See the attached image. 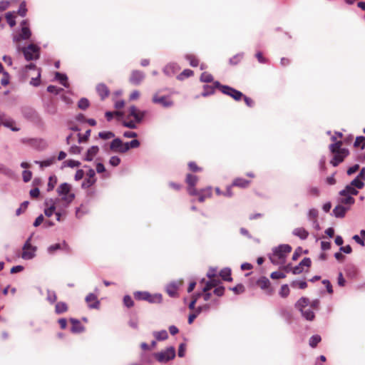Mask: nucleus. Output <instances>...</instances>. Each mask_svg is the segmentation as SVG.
I'll use <instances>...</instances> for the list:
<instances>
[{
	"label": "nucleus",
	"mask_w": 365,
	"mask_h": 365,
	"mask_svg": "<svg viewBox=\"0 0 365 365\" xmlns=\"http://www.w3.org/2000/svg\"><path fill=\"white\" fill-rule=\"evenodd\" d=\"M336 138L335 135L331 136V140L334 143L329 145V149L333 155L330 163L334 167L339 165L349 155V150L347 148H342L343 141L336 140Z\"/></svg>",
	"instance_id": "f257e3e1"
},
{
	"label": "nucleus",
	"mask_w": 365,
	"mask_h": 365,
	"mask_svg": "<svg viewBox=\"0 0 365 365\" xmlns=\"http://www.w3.org/2000/svg\"><path fill=\"white\" fill-rule=\"evenodd\" d=\"M291 251L292 247L290 245H281L273 250V253L269 257V259L274 264H283Z\"/></svg>",
	"instance_id": "f03ea898"
},
{
	"label": "nucleus",
	"mask_w": 365,
	"mask_h": 365,
	"mask_svg": "<svg viewBox=\"0 0 365 365\" xmlns=\"http://www.w3.org/2000/svg\"><path fill=\"white\" fill-rule=\"evenodd\" d=\"M309 299L307 297H301L295 304V307L302 313V315L309 321H313L315 318L314 311L309 307Z\"/></svg>",
	"instance_id": "7ed1b4c3"
},
{
	"label": "nucleus",
	"mask_w": 365,
	"mask_h": 365,
	"mask_svg": "<svg viewBox=\"0 0 365 365\" xmlns=\"http://www.w3.org/2000/svg\"><path fill=\"white\" fill-rule=\"evenodd\" d=\"M71 186L68 183L64 182L57 188V193L61 196V200L64 202L66 205L70 204L74 199L75 195L71 192Z\"/></svg>",
	"instance_id": "20e7f679"
},
{
	"label": "nucleus",
	"mask_w": 365,
	"mask_h": 365,
	"mask_svg": "<svg viewBox=\"0 0 365 365\" xmlns=\"http://www.w3.org/2000/svg\"><path fill=\"white\" fill-rule=\"evenodd\" d=\"M215 84L217 88H218L222 93L230 96L236 101H241L244 96V94L242 92L228 86L221 85L218 81H215Z\"/></svg>",
	"instance_id": "39448f33"
},
{
	"label": "nucleus",
	"mask_w": 365,
	"mask_h": 365,
	"mask_svg": "<svg viewBox=\"0 0 365 365\" xmlns=\"http://www.w3.org/2000/svg\"><path fill=\"white\" fill-rule=\"evenodd\" d=\"M133 296L136 300H144L150 303H160L163 299L161 294H151L148 292H135Z\"/></svg>",
	"instance_id": "423d86ee"
},
{
	"label": "nucleus",
	"mask_w": 365,
	"mask_h": 365,
	"mask_svg": "<svg viewBox=\"0 0 365 365\" xmlns=\"http://www.w3.org/2000/svg\"><path fill=\"white\" fill-rule=\"evenodd\" d=\"M32 235L27 239L22 247L21 257L24 259H31L36 255V247L33 246L31 243Z\"/></svg>",
	"instance_id": "0eeeda50"
},
{
	"label": "nucleus",
	"mask_w": 365,
	"mask_h": 365,
	"mask_svg": "<svg viewBox=\"0 0 365 365\" xmlns=\"http://www.w3.org/2000/svg\"><path fill=\"white\" fill-rule=\"evenodd\" d=\"M154 356L159 362H167L175 358V349L171 346L166 349L164 351L154 354Z\"/></svg>",
	"instance_id": "6e6552de"
},
{
	"label": "nucleus",
	"mask_w": 365,
	"mask_h": 365,
	"mask_svg": "<svg viewBox=\"0 0 365 365\" xmlns=\"http://www.w3.org/2000/svg\"><path fill=\"white\" fill-rule=\"evenodd\" d=\"M23 53L27 61L35 60L39 57V48L34 44H30L23 48Z\"/></svg>",
	"instance_id": "1a4fd4ad"
},
{
	"label": "nucleus",
	"mask_w": 365,
	"mask_h": 365,
	"mask_svg": "<svg viewBox=\"0 0 365 365\" xmlns=\"http://www.w3.org/2000/svg\"><path fill=\"white\" fill-rule=\"evenodd\" d=\"M152 101L155 104H160L164 108H169L173 106V101L169 96H160L158 93L153 95Z\"/></svg>",
	"instance_id": "9d476101"
},
{
	"label": "nucleus",
	"mask_w": 365,
	"mask_h": 365,
	"mask_svg": "<svg viewBox=\"0 0 365 365\" xmlns=\"http://www.w3.org/2000/svg\"><path fill=\"white\" fill-rule=\"evenodd\" d=\"M198 181V178L192 174H187L185 182L187 184V191L190 195H197V190L195 185Z\"/></svg>",
	"instance_id": "9b49d317"
},
{
	"label": "nucleus",
	"mask_w": 365,
	"mask_h": 365,
	"mask_svg": "<svg viewBox=\"0 0 365 365\" xmlns=\"http://www.w3.org/2000/svg\"><path fill=\"white\" fill-rule=\"evenodd\" d=\"M112 151L120 153H125L128 150L126 143H123L120 138H115L110 145Z\"/></svg>",
	"instance_id": "f8f14e48"
},
{
	"label": "nucleus",
	"mask_w": 365,
	"mask_h": 365,
	"mask_svg": "<svg viewBox=\"0 0 365 365\" xmlns=\"http://www.w3.org/2000/svg\"><path fill=\"white\" fill-rule=\"evenodd\" d=\"M257 285L260 287L267 295L274 294V289L271 287L269 280L266 277H261L257 281Z\"/></svg>",
	"instance_id": "ddd939ff"
},
{
	"label": "nucleus",
	"mask_w": 365,
	"mask_h": 365,
	"mask_svg": "<svg viewBox=\"0 0 365 365\" xmlns=\"http://www.w3.org/2000/svg\"><path fill=\"white\" fill-rule=\"evenodd\" d=\"M128 112V116L133 117L136 123H140L145 115L144 111H141L134 106L129 108Z\"/></svg>",
	"instance_id": "4468645a"
},
{
	"label": "nucleus",
	"mask_w": 365,
	"mask_h": 365,
	"mask_svg": "<svg viewBox=\"0 0 365 365\" xmlns=\"http://www.w3.org/2000/svg\"><path fill=\"white\" fill-rule=\"evenodd\" d=\"M212 195V189L211 187H207L200 190H197V200L200 202H203L205 200L209 199Z\"/></svg>",
	"instance_id": "2eb2a0df"
},
{
	"label": "nucleus",
	"mask_w": 365,
	"mask_h": 365,
	"mask_svg": "<svg viewBox=\"0 0 365 365\" xmlns=\"http://www.w3.org/2000/svg\"><path fill=\"white\" fill-rule=\"evenodd\" d=\"M182 285V282H172L166 286V292L170 297H177L178 296V290L179 287Z\"/></svg>",
	"instance_id": "dca6fc26"
},
{
	"label": "nucleus",
	"mask_w": 365,
	"mask_h": 365,
	"mask_svg": "<svg viewBox=\"0 0 365 365\" xmlns=\"http://www.w3.org/2000/svg\"><path fill=\"white\" fill-rule=\"evenodd\" d=\"M144 78V74L140 71H132L129 78V81L133 85H139Z\"/></svg>",
	"instance_id": "f3484780"
},
{
	"label": "nucleus",
	"mask_w": 365,
	"mask_h": 365,
	"mask_svg": "<svg viewBox=\"0 0 365 365\" xmlns=\"http://www.w3.org/2000/svg\"><path fill=\"white\" fill-rule=\"evenodd\" d=\"M96 91L102 101L108 97L110 94V90L105 83L98 84L96 86Z\"/></svg>",
	"instance_id": "a211bd4d"
},
{
	"label": "nucleus",
	"mask_w": 365,
	"mask_h": 365,
	"mask_svg": "<svg viewBox=\"0 0 365 365\" xmlns=\"http://www.w3.org/2000/svg\"><path fill=\"white\" fill-rule=\"evenodd\" d=\"M86 302L88 304V306L92 309L98 308L100 304L97 296L93 293H90L88 295H87L86 297Z\"/></svg>",
	"instance_id": "6ab92c4d"
},
{
	"label": "nucleus",
	"mask_w": 365,
	"mask_h": 365,
	"mask_svg": "<svg viewBox=\"0 0 365 365\" xmlns=\"http://www.w3.org/2000/svg\"><path fill=\"white\" fill-rule=\"evenodd\" d=\"M220 282V281L217 277V276L215 277L211 278L208 282L205 283V286L202 288V291H210L212 288L219 287L218 285Z\"/></svg>",
	"instance_id": "aec40b11"
},
{
	"label": "nucleus",
	"mask_w": 365,
	"mask_h": 365,
	"mask_svg": "<svg viewBox=\"0 0 365 365\" xmlns=\"http://www.w3.org/2000/svg\"><path fill=\"white\" fill-rule=\"evenodd\" d=\"M349 209V207H346L342 205L339 204L337 206H336L333 210V214L336 217H344Z\"/></svg>",
	"instance_id": "412c9836"
},
{
	"label": "nucleus",
	"mask_w": 365,
	"mask_h": 365,
	"mask_svg": "<svg viewBox=\"0 0 365 365\" xmlns=\"http://www.w3.org/2000/svg\"><path fill=\"white\" fill-rule=\"evenodd\" d=\"M250 181L242 178H237L232 181V185L234 187H238L240 188H246L249 187Z\"/></svg>",
	"instance_id": "4be33fe9"
},
{
	"label": "nucleus",
	"mask_w": 365,
	"mask_h": 365,
	"mask_svg": "<svg viewBox=\"0 0 365 365\" xmlns=\"http://www.w3.org/2000/svg\"><path fill=\"white\" fill-rule=\"evenodd\" d=\"M358 191L354 187L352 186L351 184L349 185H347L345 188L340 191L339 192V195H351V196H353V195H356L358 194Z\"/></svg>",
	"instance_id": "5701e85b"
},
{
	"label": "nucleus",
	"mask_w": 365,
	"mask_h": 365,
	"mask_svg": "<svg viewBox=\"0 0 365 365\" xmlns=\"http://www.w3.org/2000/svg\"><path fill=\"white\" fill-rule=\"evenodd\" d=\"M293 235L302 240H305L307 238L309 232L303 227H297L293 230Z\"/></svg>",
	"instance_id": "b1692460"
},
{
	"label": "nucleus",
	"mask_w": 365,
	"mask_h": 365,
	"mask_svg": "<svg viewBox=\"0 0 365 365\" xmlns=\"http://www.w3.org/2000/svg\"><path fill=\"white\" fill-rule=\"evenodd\" d=\"M341 197L339 200V202L341 205H351L354 203L355 200L354 198L351 195H340Z\"/></svg>",
	"instance_id": "393cba45"
},
{
	"label": "nucleus",
	"mask_w": 365,
	"mask_h": 365,
	"mask_svg": "<svg viewBox=\"0 0 365 365\" xmlns=\"http://www.w3.org/2000/svg\"><path fill=\"white\" fill-rule=\"evenodd\" d=\"M71 322L72 324L71 331L74 333H79L83 331V327L81 325V322L74 319H71Z\"/></svg>",
	"instance_id": "a878e982"
},
{
	"label": "nucleus",
	"mask_w": 365,
	"mask_h": 365,
	"mask_svg": "<svg viewBox=\"0 0 365 365\" xmlns=\"http://www.w3.org/2000/svg\"><path fill=\"white\" fill-rule=\"evenodd\" d=\"M98 146H92L87 151L85 160L87 161H91L98 153Z\"/></svg>",
	"instance_id": "bb28decb"
},
{
	"label": "nucleus",
	"mask_w": 365,
	"mask_h": 365,
	"mask_svg": "<svg viewBox=\"0 0 365 365\" xmlns=\"http://www.w3.org/2000/svg\"><path fill=\"white\" fill-rule=\"evenodd\" d=\"M1 124L9 128L13 131H18L19 128L15 126V122L11 119H1Z\"/></svg>",
	"instance_id": "cd10ccee"
},
{
	"label": "nucleus",
	"mask_w": 365,
	"mask_h": 365,
	"mask_svg": "<svg viewBox=\"0 0 365 365\" xmlns=\"http://www.w3.org/2000/svg\"><path fill=\"white\" fill-rule=\"evenodd\" d=\"M220 276L225 281L231 282L232 278L231 277V269L229 268H225L220 272Z\"/></svg>",
	"instance_id": "c85d7f7f"
},
{
	"label": "nucleus",
	"mask_w": 365,
	"mask_h": 365,
	"mask_svg": "<svg viewBox=\"0 0 365 365\" xmlns=\"http://www.w3.org/2000/svg\"><path fill=\"white\" fill-rule=\"evenodd\" d=\"M217 87L215 86V84L214 83V86H209L205 85L203 86V91L201 93L202 96L206 97L207 96L212 95L215 93V89Z\"/></svg>",
	"instance_id": "c756f323"
},
{
	"label": "nucleus",
	"mask_w": 365,
	"mask_h": 365,
	"mask_svg": "<svg viewBox=\"0 0 365 365\" xmlns=\"http://www.w3.org/2000/svg\"><path fill=\"white\" fill-rule=\"evenodd\" d=\"M68 310V306L65 302H57L55 307V312L57 314H62Z\"/></svg>",
	"instance_id": "7c9ffc66"
},
{
	"label": "nucleus",
	"mask_w": 365,
	"mask_h": 365,
	"mask_svg": "<svg viewBox=\"0 0 365 365\" xmlns=\"http://www.w3.org/2000/svg\"><path fill=\"white\" fill-rule=\"evenodd\" d=\"M185 58L192 67H197L199 65V59L193 54H187Z\"/></svg>",
	"instance_id": "2f4dec72"
},
{
	"label": "nucleus",
	"mask_w": 365,
	"mask_h": 365,
	"mask_svg": "<svg viewBox=\"0 0 365 365\" xmlns=\"http://www.w3.org/2000/svg\"><path fill=\"white\" fill-rule=\"evenodd\" d=\"M291 287L292 288H299L301 289H304L307 287V283L306 281H298L294 280L291 282Z\"/></svg>",
	"instance_id": "473e14b6"
},
{
	"label": "nucleus",
	"mask_w": 365,
	"mask_h": 365,
	"mask_svg": "<svg viewBox=\"0 0 365 365\" xmlns=\"http://www.w3.org/2000/svg\"><path fill=\"white\" fill-rule=\"evenodd\" d=\"M31 33L29 27L22 26L20 33V38L24 40L29 39L31 37Z\"/></svg>",
	"instance_id": "72a5a7b5"
},
{
	"label": "nucleus",
	"mask_w": 365,
	"mask_h": 365,
	"mask_svg": "<svg viewBox=\"0 0 365 365\" xmlns=\"http://www.w3.org/2000/svg\"><path fill=\"white\" fill-rule=\"evenodd\" d=\"M55 160H56L55 157H51L49 159H47V160H45L43 161H36L35 163L37 164H39L41 168H43L44 167H48V166L51 165L52 164H53L55 163Z\"/></svg>",
	"instance_id": "f704fd0d"
},
{
	"label": "nucleus",
	"mask_w": 365,
	"mask_h": 365,
	"mask_svg": "<svg viewBox=\"0 0 365 365\" xmlns=\"http://www.w3.org/2000/svg\"><path fill=\"white\" fill-rule=\"evenodd\" d=\"M154 336L158 341L165 340L168 337V332L165 330L156 331L154 333Z\"/></svg>",
	"instance_id": "c9c22d12"
},
{
	"label": "nucleus",
	"mask_w": 365,
	"mask_h": 365,
	"mask_svg": "<svg viewBox=\"0 0 365 365\" xmlns=\"http://www.w3.org/2000/svg\"><path fill=\"white\" fill-rule=\"evenodd\" d=\"M354 146L355 148L361 147L363 150L365 148V137L364 136H358L356 137Z\"/></svg>",
	"instance_id": "e433bc0d"
},
{
	"label": "nucleus",
	"mask_w": 365,
	"mask_h": 365,
	"mask_svg": "<svg viewBox=\"0 0 365 365\" xmlns=\"http://www.w3.org/2000/svg\"><path fill=\"white\" fill-rule=\"evenodd\" d=\"M290 293L289 288L287 284H283L279 292V294L282 298H287Z\"/></svg>",
	"instance_id": "4c0bfd02"
},
{
	"label": "nucleus",
	"mask_w": 365,
	"mask_h": 365,
	"mask_svg": "<svg viewBox=\"0 0 365 365\" xmlns=\"http://www.w3.org/2000/svg\"><path fill=\"white\" fill-rule=\"evenodd\" d=\"M56 78L60 81V83L65 87H68L67 80L68 78L65 74L56 72Z\"/></svg>",
	"instance_id": "58836bf2"
},
{
	"label": "nucleus",
	"mask_w": 365,
	"mask_h": 365,
	"mask_svg": "<svg viewBox=\"0 0 365 365\" xmlns=\"http://www.w3.org/2000/svg\"><path fill=\"white\" fill-rule=\"evenodd\" d=\"M322 338L319 335L312 336L309 341V346L312 348H315L317 344L321 341Z\"/></svg>",
	"instance_id": "ea45409f"
},
{
	"label": "nucleus",
	"mask_w": 365,
	"mask_h": 365,
	"mask_svg": "<svg viewBox=\"0 0 365 365\" xmlns=\"http://www.w3.org/2000/svg\"><path fill=\"white\" fill-rule=\"evenodd\" d=\"M200 79L202 82L210 83L213 81V77L210 73L207 72H203L201 74Z\"/></svg>",
	"instance_id": "a19ab883"
},
{
	"label": "nucleus",
	"mask_w": 365,
	"mask_h": 365,
	"mask_svg": "<svg viewBox=\"0 0 365 365\" xmlns=\"http://www.w3.org/2000/svg\"><path fill=\"white\" fill-rule=\"evenodd\" d=\"M96 182V178H86L82 183V187L85 189L91 187L93 185H94Z\"/></svg>",
	"instance_id": "79ce46f5"
},
{
	"label": "nucleus",
	"mask_w": 365,
	"mask_h": 365,
	"mask_svg": "<svg viewBox=\"0 0 365 365\" xmlns=\"http://www.w3.org/2000/svg\"><path fill=\"white\" fill-rule=\"evenodd\" d=\"M350 184L355 188L358 189H362L364 186V183L361 180V179L359 177H356L355 179H354Z\"/></svg>",
	"instance_id": "37998d69"
},
{
	"label": "nucleus",
	"mask_w": 365,
	"mask_h": 365,
	"mask_svg": "<svg viewBox=\"0 0 365 365\" xmlns=\"http://www.w3.org/2000/svg\"><path fill=\"white\" fill-rule=\"evenodd\" d=\"M26 13H27L26 4V1H24L20 4L19 9L17 11V14L19 16L24 17L26 15Z\"/></svg>",
	"instance_id": "c03bdc74"
},
{
	"label": "nucleus",
	"mask_w": 365,
	"mask_h": 365,
	"mask_svg": "<svg viewBox=\"0 0 365 365\" xmlns=\"http://www.w3.org/2000/svg\"><path fill=\"white\" fill-rule=\"evenodd\" d=\"M123 304L126 307H128V308H130V307H133L134 306V302L130 296H129V295L124 296V297H123Z\"/></svg>",
	"instance_id": "a18cd8bd"
},
{
	"label": "nucleus",
	"mask_w": 365,
	"mask_h": 365,
	"mask_svg": "<svg viewBox=\"0 0 365 365\" xmlns=\"http://www.w3.org/2000/svg\"><path fill=\"white\" fill-rule=\"evenodd\" d=\"M78 106L82 110H86L89 106V101L87 98H83L79 100Z\"/></svg>",
	"instance_id": "49530a36"
},
{
	"label": "nucleus",
	"mask_w": 365,
	"mask_h": 365,
	"mask_svg": "<svg viewBox=\"0 0 365 365\" xmlns=\"http://www.w3.org/2000/svg\"><path fill=\"white\" fill-rule=\"evenodd\" d=\"M56 182H57L56 177V176H51L49 178V179H48L47 190L48 191L53 190L54 187H55V185L56 184Z\"/></svg>",
	"instance_id": "de8ad7c7"
},
{
	"label": "nucleus",
	"mask_w": 365,
	"mask_h": 365,
	"mask_svg": "<svg viewBox=\"0 0 365 365\" xmlns=\"http://www.w3.org/2000/svg\"><path fill=\"white\" fill-rule=\"evenodd\" d=\"M105 115H106L107 120L110 121L113 119L114 115L121 116V115H123V113L120 112V111H114V112L107 111L105 113Z\"/></svg>",
	"instance_id": "09e8293b"
},
{
	"label": "nucleus",
	"mask_w": 365,
	"mask_h": 365,
	"mask_svg": "<svg viewBox=\"0 0 365 365\" xmlns=\"http://www.w3.org/2000/svg\"><path fill=\"white\" fill-rule=\"evenodd\" d=\"M270 277L272 279H284L286 277V274L284 272H280V271L273 272L271 273Z\"/></svg>",
	"instance_id": "8fccbe9b"
},
{
	"label": "nucleus",
	"mask_w": 365,
	"mask_h": 365,
	"mask_svg": "<svg viewBox=\"0 0 365 365\" xmlns=\"http://www.w3.org/2000/svg\"><path fill=\"white\" fill-rule=\"evenodd\" d=\"M6 19L11 27H14L16 25L15 16L11 13H7Z\"/></svg>",
	"instance_id": "3c124183"
},
{
	"label": "nucleus",
	"mask_w": 365,
	"mask_h": 365,
	"mask_svg": "<svg viewBox=\"0 0 365 365\" xmlns=\"http://www.w3.org/2000/svg\"><path fill=\"white\" fill-rule=\"evenodd\" d=\"M114 133L110 131L100 132L98 136L103 140L110 139L114 137Z\"/></svg>",
	"instance_id": "603ef678"
},
{
	"label": "nucleus",
	"mask_w": 365,
	"mask_h": 365,
	"mask_svg": "<svg viewBox=\"0 0 365 365\" xmlns=\"http://www.w3.org/2000/svg\"><path fill=\"white\" fill-rule=\"evenodd\" d=\"M90 135H91V130H86L84 135H81V134L79 133L78 135V142L80 143L86 142L88 140Z\"/></svg>",
	"instance_id": "864d4df0"
},
{
	"label": "nucleus",
	"mask_w": 365,
	"mask_h": 365,
	"mask_svg": "<svg viewBox=\"0 0 365 365\" xmlns=\"http://www.w3.org/2000/svg\"><path fill=\"white\" fill-rule=\"evenodd\" d=\"M188 168L189 169L192 171V172H195V173H197V172H200L202 171V168H200L197 164L195 162H190L188 163Z\"/></svg>",
	"instance_id": "5fc2aeb1"
},
{
	"label": "nucleus",
	"mask_w": 365,
	"mask_h": 365,
	"mask_svg": "<svg viewBox=\"0 0 365 365\" xmlns=\"http://www.w3.org/2000/svg\"><path fill=\"white\" fill-rule=\"evenodd\" d=\"M28 205H29L28 201H25V202H22L21 204L20 207L16 211V215H20L23 212H24L26 210Z\"/></svg>",
	"instance_id": "6e6d98bb"
},
{
	"label": "nucleus",
	"mask_w": 365,
	"mask_h": 365,
	"mask_svg": "<svg viewBox=\"0 0 365 365\" xmlns=\"http://www.w3.org/2000/svg\"><path fill=\"white\" fill-rule=\"evenodd\" d=\"M230 289L232 290L235 294H239L245 292V287L242 284H239Z\"/></svg>",
	"instance_id": "4d7b16f0"
},
{
	"label": "nucleus",
	"mask_w": 365,
	"mask_h": 365,
	"mask_svg": "<svg viewBox=\"0 0 365 365\" xmlns=\"http://www.w3.org/2000/svg\"><path fill=\"white\" fill-rule=\"evenodd\" d=\"M214 291H213V293L218 296V297H221L224 294V292H225V287H222V286H219V287H214Z\"/></svg>",
	"instance_id": "13d9d810"
},
{
	"label": "nucleus",
	"mask_w": 365,
	"mask_h": 365,
	"mask_svg": "<svg viewBox=\"0 0 365 365\" xmlns=\"http://www.w3.org/2000/svg\"><path fill=\"white\" fill-rule=\"evenodd\" d=\"M319 299H314L312 302H309V307L313 310H318L319 309Z\"/></svg>",
	"instance_id": "bf43d9fd"
},
{
	"label": "nucleus",
	"mask_w": 365,
	"mask_h": 365,
	"mask_svg": "<svg viewBox=\"0 0 365 365\" xmlns=\"http://www.w3.org/2000/svg\"><path fill=\"white\" fill-rule=\"evenodd\" d=\"M126 144L128 146V150L130 148H136L140 146V142H139V140H138L136 139H134L129 143H126Z\"/></svg>",
	"instance_id": "052dcab7"
},
{
	"label": "nucleus",
	"mask_w": 365,
	"mask_h": 365,
	"mask_svg": "<svg viewBox=\"0 0 365 365\" xmlns=\"http://www.w3.org/2000/svg\"><path fill=\"white\" fill-rule=\"evenodd\" d=\"M136 123H137L135 121H133V120H124L123 122V125L125 127L132 128V129H134L136 128Z\"/></svg>",
	"instance_id": "680f3d73"
},
{
	"label": "nucleus",
	"mask_w": 365,
	"mask_h": 365,
	"mask_svg": "<svg viewBox=\"0 0 365 365\" xmlns=\"http://www.w3.org/2000/svg\"><path fill=\"white\" fill-rule=\"evenodd\" d=\"M120 163V159L118 156H112L110 158L109 163L112 166H118Z\"/></svg>",
	"instance_id": "e2e57ef3"
},
{
	"label": "nucleus",
	"mask_w": 365,
	"mask_h": 365,
	"mask_svg": "<svg viewBox=\"0 0 365 365\" xmlns=\"http://www.w3.org/2000/svg\"><path fill=\"white\" fill-rule=\"evenodd\" d=\"M23 180L24 182H27L31 180V177H32V173L31 171H28V170H24L23 172Z\"/></svg>",
	"instance_id": "0e129e2a"
},
{
	"label": "nucleus",
	"mask_w": 365,
	"mask_h": 365,
	"mask_svg": "<svg viewBox=\"0 0 365 365\" xmlns=\"http://www.w3.org/2000/svg\"><path fill=\"white\" fill-rule=\"evenodd\" d=\"M242 98L244 99V101H245V104L248 107L252 108V107H253L255 106V101L251 98L247 97V96L244 95Z\"/></svg>",
	"instance_id": "69168bd1"
},
{
	"label": "nucleus",
	"mask_w": 365,
	"mask_h": 365,
	"mask_svg": "<svg viewBox=\"0 0 365 365\" xmlns=\"http://www.w3.org/2000/svg\"><path fill=\"white\" fill-rule=\"evenodd\" d=\"M299 264L303 267H311V264H312V261L311 259L309 258V257H305L304 258L301 262L299 263Z\"/></svg>",
	"instance_id": "338daca9"
},
{
	"label": "nucleus",
	"mask_w": 365,
	"mask_h": 365,
	"mask_svg": "<svg viewBox=\"0 0 365 365\" xmlns=\"http://www.w3.org/2000/svg\"><path fill=\"white\" fill-rule=\"evenodd\" d=\"M55 210H56L55 205H51L50 207H48L44 210V213H45L46 216L51 217L54 213Z\"/></svg>",
	"instance_id": "774afa93"
}]
</instances>
